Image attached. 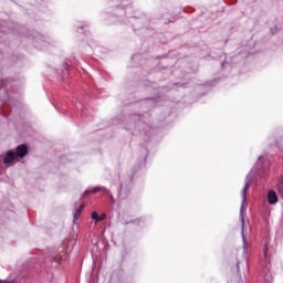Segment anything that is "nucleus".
I'll return each mask as SVG.
<instances>
[{
    "label": "nucleus",
    "instance_id": "3",
    "mask_svg": "<svg viewBox=\"0 0 283 283\" xmlns=\"http://www.w3.org/2000/svg\"><path fill=\"white\" fill-rule=\"evenodd\" d=\"M18 160H21V158H25L28 156V145L22 144L15 148L14 151Z\"/></svg>",
    "mask_w": 283,
    "mask_h": 283
},
{
    "label": "nucleus",
    "instance_id": "2",
    "mask_svg": "<svg viewBox=\"0 0 283 283\" xmlns=\"http://www.w3.org/2000/svg\"><path fill=\"white\" fill-rule=\"evenodd\" d=\"M3 163L4 165H7V167H10V165H14V163H19V157H17V154L14 153V150H9L3 158Z\"/></svg>",
    "mask_w": 283,
    "mask_h": 283
},
{
    "label": "nucleus",
    "instance_id": "5",
    "mask_svg": "<svg viewBox=\"0 0 283 283\" xmlns=\"http://www.w3.org/2000/svg\"><path fill=\"white\" fill-rule=\"evenodd\" d=\"M85 206L82 205L78 209L75 210L73 222H77Z\"/></svg>",
    "mask_w": 283,
    "mask_h": 283
},
{
    "label": "nucleus",
    "instance_id": "11",
    "mask_svg": "<svg viewBox=\"0 0 283 283\" xmlns=\"http://www.w3.org/2000/svg\"><path fill=\"white\" fill-rule=\"evenodd\" d=\"M243 244L247 247V235L243 234Z\"/></svg>",
    "mask_w": 283,
    "mask_h": 283
},
{
    "label": "nucleus",
    "instance_id": "9",
    "mask_svg": "<svg viewBox=\"0 0 283 283\" xmlns=\"http://www.w3.org/2000/svg\"><path fill=\"white\" fill-rule=\"evenodd\" d=\"M98 191H101V188L95 187L90 191V193H98Z\"/></svg>",
    "mask_w": 283,
    "mask_h": 283
},
{
    "label": "nucleus",
    "instance_id": "6",
    "mask_svg": "<svg viewBox=\"0 0 283 283\" xmlns=\"http://www.w3.org/2000/svg\"><path fill=\"white\" fill-rule=\"evenodd\" d=\"M277 189L279 193L283 196V178L279 181Z\"/></svg>",
    "mask_w": 283,
    "mask_h": 283
},
{
    "label": "nucleus",
    "instance_id": "1",
    "mask_svg": "<svg viewBox=\"0 0 283 283\" xmlns=\"http://www.w3.org/2000/svg\"><path fill=\"white\" fill-rule=\"evenodd\" d=\"M247 189H249V184H247L241 191L242 203L240 209V218L242 224H244V216L247 214Z\"/></svg>",
    "mask_w": 283,
    "mask_h": 283
},
{
    "label": "nucleus",
    "instance_id": "7",
    "mask_svg": "<svg viewBox=\"0 0 283 283\" xmlns=\"http://www.w3.org/2000/svg\"><path fill=\"white\" fill-rule=\"evenodd\" d=\"M91 218H92V220H95V222H98L99 216L96 211H93L92 214H91Z\"/></svg>",
    "mask_w": 283,
    "mask_h": 283
},
{
    "label": "nucleus",
    "instance_id": "4",
    "mask_svg": "<svg viewBox=\"0 0 283 283\" xmlns=\"http://www.w3.org/2000/svg\"><path fill=\"white\" fill-rule=\"evenodd\" d=\"M268 200H269L270 205H276L277 203V193H275V191L271 190L268 193Z\"/></svg>",
    "mask_w": 283,
    "mask_h": 283
},
{
    "label": "nucleus",
    "instance_id": "8",
    "mask_svg": "<svg viewBox=\"0 0 283 283\" xmlns=\"http://www.w3.org/2000/svg\"><path fill=\"white\" fill-rule=\"evenodd\" d=\"M107 218V214L103 213L102 216L98 217L97 222H103Z\"/></svg>",
    "mask_w": 283,
    "mask_h": 283
},
{
    "label": "nucleus",
    "instance_id": "10",
    "mask_svg": "<svg viewBox=\"0 0 283 283\" xmlns=\"http://www.w3.org/2000/svg\"><path fill=\"white\" fill-rule=\"evenodd\" d=\"M0 283H17L14 280H10V281H1L0 280Z\"/></svg>",
    "mask_w": 283,
    "mask_h": 283
}]
</instances>
